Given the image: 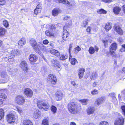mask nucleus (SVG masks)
Returning a JSON list of instances; mask_svg holds the SVG:
<instances>
[{
  "label": "nucleus",
  "instance_id": "f257e3e1",
  "mask_svg": "<svg viewBox=\"0 0 125 125\" xmlns=\"http://www.w3.org/2000/svg\"><path fill=\"white\" fill-rule=\"evenodd\" d=\"M30 43L33 47L35 51L39 53L38 52L39 50L45 51L46 50V47L42 43H39L37 44L35 40L31 39L30 41Z\"/></svg>",
  "mask_w": 125,
  "mask_h": 125
},
{
  "label": "nucleus",
  "instance_id": "f03ea898",
  "mask_svg": "<svg viewBox=\"0 0 125 125\" xmlns=\"http://www.w3.org/2000/svg\"><path fill=\"white\" fill-rule=\"evenodd\" d=\"M68 108L70 112L75 114L79 112L81 109L80 107L75 104L73 102L69 103L68 105Z\"/></svg>",
  "mask_w": 125,
  "mask_h": 125
},
{
  "label": "nucleus",
  "instance_id": "7ed1b4c3",
  "mask_svg": "<svg viewBox=\"0 0 125 125\" xmlns=\"http://www.w3.org/2000/svg\"><path fill=\"white\" fill-rule=\"evenodd\" d=\"M50 31L47 30L45 31L46 35L48 36L52 37H54L56 36V33L55 32L56 29L55 26L54 25H49Z\"/></svg>",
  "mask_w": 125,
  "mask_h": 125
},
{
  "label": "nucleus",
  "instance_id": "20e7f679",
  "mask_svg": "<svg viewBox=\"0 0 125 125\" xmlns=\"http://www.w3.org/2000/svg\"><path fill=\"white\" fill-rule=\"evenodd\" d=\"M37 105L40 109H42L45 110L48 109L49 107L47 102L42 100L38 101Z\"/></svg>",
  "mask_w": 125,
  "mask_h": 125
},
{
  "label": "nucleus",
  "instance_id": "39448f33",
  "mask_svg": "<svg viewBox=\"0 0 125 125\" xmlns=\"http://www.w3.org/2000/svg\"><path fill=\"white\" fill-rule=\"evenodd\" d=\"M124 119L120 115L118 116L114 123L115 125H123L124 124Z\"/></svg>",
  "mask_w": 125,
  "mask_h": 125
},
{
  "label": "nucleus",
  "instance_id": "423d86ee",
  "mask_svg": "<svg viewBox=\"0 0 125 125\" xmlns=\"http://www.w3.org/2000/svg\"><path fill=\"white\" fill-rule=\"evenodd\" d=\"M15 118L14 115L11 113L8 114L7 116V120L9 123L12 124L15 121Z\"/></svg>",
  "mask_w": 125,
  "mask_h": 125
},
{
  "label": "nucleus",
  "instance_id": "0eeeda50",
  "mask_svg": "<svg viewBox=\"0 0 125 125\" xmlns=\"http://www.w3.org/2000/svg\"><path fill=\"white\" fill-rule=\"evenodd\" d=\"M16 102L18 104L22 105L25 101L24 97L21 95L17 96L15 99Z\"/></svg>",
  "mask_w": 125,
  "mask_h": 125
},
{
  "label": "nucleus",
  "instance_id": "6e6552de",
  "mask_svg": "<svg viewBox=\"0 0 125 125\" xmlns=\"http://www.w3.org/2000/svg\"><path fill=\"white\" fill-rule=\"evenodd\" d=\"M105 99V98L104 97H101L97 98L95 102V104L99 106L104 103Z\"/></svg>",
  "mask_w": 125,
  "mask_h": 125
},
{
  "label": "nucleus",
  "instance_id": "1a4fd4ad",
  "mask_svg": "<svg viewBox=\"0 0 125 125\" xmlns=\"http://www.w3.org/2000/svg\"><path fill=\"white\" fill-rule=\"evenodd\" d=\"M48 78L49 80L51 81L52 83L55 84L57 82V79L55 76L52 74H50L48 76Z\"/></svg>",
  "mask_w": 125,
  "mask_h": 125
},
{
  "label": "nucleus",
  "instance_id": "9d476101",
  "mask_svg": "<svg viewBox=\"0 0 125 125\" xmlns=\"http://www.w3.org/2000/svg\"><path fill=\"white\" fill-rule=\"evenodd\" d=\"M116 43H112L110 47V51L109 52L108 54H113L114 53V51L116 50Z\"/></svg>",
  "mask_w": 125,
  "mask_h": 125
},
{
  "label": "nucleus",
  "instance_id": "9b49d317",
  "mask_svg": "<svg viewBox=\"0 0 125 125\" xmlns=\"http://www.w3.org/2000/svg\"><path fill=\"white\" fill-rule=\"evenodd\" d=\"M21 53V52L18 50L14 49L10 51V56L11 57H11L13 58V57H14L15 56L20 54Z\"/></svg>",
  "mask_w": 125,
  "mask_h": 125
},
{
  "label": "nucleus",
  "instance_id": "f8f14e48",
  "mask_svg": "<svg viewBox=\"0 0 125 125\" xmlns=\"http://www.w3.org/2000/svg\"><path fill=\"white\" fill-rule=\"evenodd\" d=\"M113 28L114 30L119 34L120 35L123 34V31L119 26L115 25L114 26Z\"/></svg>",
  "mask_w": 125,
  "mask_h": 125
},
{
  "label": "nucleus",
  "instance_id": "ddd939ff",
  "mask_svg": "<svg viewBox=\"0 0 125 125\" xmlns=\"http://www.w3.org/2000/svg\"><path fill=\"white\" fill-rule=\"evenodd\" d=\"M63 95V94L61 91L57 92L55 93L56 97H55V99L57 101L61 100Z\"/></svg>",
  "mask_w": 125,
  "mask_h": 125
},
{
  "label": "nucleus",
  "instance_id": "4468645a",
  "mask_svg": "<svg viewBox=\"0 0 125 125\" xmlns=\"http://www.w3.org/2000/svg\"><path fill=\"white\" fill-rule=\"evenodd\" d=\"M24 92L25 94L28 97H31L33 95L32 91L29 88L25 89L24 90Z\"/></svg>",
  "mask_w": 125,
  "mask_h": 125
},
{
  "label": "nucleus",
  "instance_id": "2eb2a0df",
  "mask_svg": "<svg viewBox=\"0 0 125 125\" xmlns=\"http://www.w3.org/2000/svg\"><path fill=\"white\" fill-rule=\"evenodd\" d=\"M29 59L31 62H35L37 60L38 57L35 54L32 53L30 55Z\"/></svg>",
  "mask_w": 125,
  "mask_h": 125
},
{
  "label": "nucleus",
  "instance_id": "dca6fc26",
  "mask_svg": "<svg viewBox=\"0 0 125 125\" xmlns=\"http://www.w3.org/2000/svg\"><path fill=\"white\" fill-rule=\"evenodd\" d=\"M7 96L3 93L0 94V105H1L7 99Z\"/></svg>",
  "mask_w": 125,
  "mask_h": 125
},
{
  "label": "nucleus",
  "instance_id": "f3484780",
  "mask_svg": "<svg viewBox=\"0 0 125 125\" xmlns=\"http://www.w3.org/2000/svg\"><path fill=\"white\" fill-rule=\"evenodd\" d=\"M69 36V35L68 31L66 30H64L62 35V38L65 41L67 40L68 39Z\"/></svg>",
  "mask_w": 125,
  "mask_h": 125
},
{
  "label": "nucleus",
  "instance_id": "a211bd4d",
  "mask_svg": "<svg viewBox=\"0 0 125 125\" xmlns=\"http://www.w3.org/2000/svg\"><path fill=\"white\" fill-rule=\"evenodd\" d=\"M27 66V63H21L20 64V66L25 73V72L26 73L28 71Z\"/></svg>",
  "mask_w": 125,
  "mask_h": 125
},
{
  "label": "nucleus",
  "instance_id": "6ab92c4d",
  "mask_svg": "<svg viewBox=\"0 0 125 125\" xmlns=\"http://www.w3.org/2000/svg\"><path fill=\"white\" fill-rule=\"evenodd\" d=\"M41 112L38 110L35 109L34 111V117L36 119L39 118L41 115Z\"/></svg>",
  "mask_w": 125,
  "mask_h": 125
},
{
  "label": "nucleus",
  "instance_id": "aec40b11",
  "mask_svg": "<svg viewBox=\"0 0 125 125\" xmlns=\"http://www.w3.org/2000/svg\"><path fill=\"white\" fill-rule=\"evenodd\" d=\"M42 4H39L37 6L36 9L34 10L35 14L37 15L40 12L42 8Z\"/></svg>",
  "mask_w": 125,
  "mask_h": 125
},
{
  "label": "nucleus",
  "instance_id": "412c9836",
  "mask_svg": "<svg viewBox=\"0 0 125 125\" xmlns=\"http://www.w3.org/2000/svg\"><path fill=\"white\" fill-rule=\"evenodd\" d=\"M85 71V70L83 68L79 69L78 74L80 79H81L83 78V75L84 72Z\"/></svg>",
  "mask_w": 125,
  "mask_h": 125
},
{
  "label": "nucleus",
  "instance_id": "4be33fe9",
  "mask_svg": "<svg viewBox=\"0 0 125 125\" xmlns=\"http://www.w3.org/2000/svg\"><path fill=\"white\" fill-rule=\"evenodd\" d=\"M60 12V10L59 8H55L52 11V14L53 16H55L58 15Z\"/></svg>",
  "mask_w": 125,
  "mask_h": 125
},
{
  "label": "nucleus",
  "instance_id": "5701e85b",
  "mask_svg": "<svg viewBox=\"0 0 125 125\" xmlns=\"http://www.w3.org/2000/svg\"><path fill=\"white\" fill-rule=\"evenodd\" d=\"M50 52L57 57L60 56V53L58 51L53 49H52L50 50Z\"/></svg>",
  "mask_w": 125,
  "mask_h": 125
},
{
  "label": "nucleus",
  "instance_id": "b1692460",
  "mask_svg": "<svg viewBox=\"0 0 125 125\" xmlns=\"http://www.w3.org/2000/svg\"><path fill=\"white\" fill-rule=\"evenodd\" d=\"M26 43V42L25 38H21L18 41V44L20 47L22 46Z\"/></svg>",
  "mask_w": 125,
  "mask_h": 125
},
{
  "label": "nucleus",
  "instance_id": "393cba45",
  "mask_svg": "<svg viewBox=\"0 0 125 125\" xmlns=\"http://www.w3.org/2000/svg\"><path fill=\"white\" fill-rule=\"evenodd\" d=\"M112 27V23H111L108 22L106 23L104 27V29L106 31H107L111 29Z\"/></svg>",
  "mask_w": 125,
  "mask_h": 125
},
{
  "label": "nucleus",
  "instance_id": "a878e982",
  "mask_svg": "<svg viewBox=\"0 0 125 125\" xmlns=\"http://www.w3.org/2000/svg\"><path fill=\"white\" fill-rule=\"evenodd\" d=\"M87 113L89 114H93L94 111V108L93 107H89L86 110Z\"/></svg>",
  "mask_w": 125,
  "mask_h": 125
},
{
  "label": "nucleus",
  "instance_id": "bb28decb",
  "mask_svg": "<svg viewBox=\"0 0 125 125\" xmlns=\"http://www.w3.org/2000/svg\"><path fill=\"white\" fill-rule=\"evenodd\" d=\"M1 77L3 78H6V80L3 83H6L9 80V77L7 75L6 73L5 72H3L1 74Z\"/></svg>",
  "mask_w": 125,
  "mask_h": 125
},
{
  "label": "nucleus",
  "instance_id": "cd10ccee",
  "mask_svg": "<svg viewBox=\"0 0 125 125\" xmlns=\"http://www.w3.org/2000/svg\"><path fill=\"white\" fill-rule=\"evenodd\" d=\"M121 10L120 7L117 6L115 7L114 8L113 12L115 14H118L119 13Z\"/></svg>",
  "mask_w": 125,
  "mask_h": 125
},
{
  "label": "nucleus",
  "instance_id": "c85d7f7f",
  "mask_svg": "<svg viewBox=\"0 0 125 125\" xmlns=\"http://www.w3.org/2000/svg\"><path fill=\"white\" fill-rule=\"evenodd\" d=\"M97 73L95 72H93L92 73L90 77L91 79L95 80V79L97 78Z\"/></svg>",
  "mask_w": 125,
  "mask_h": 125
},
{
  "label": "nucleus",
  "instance_id": "c756f323",
  "mask_svg": "<svg viewBox=\"0 0 125 125\" xmlns=\"http://www.w3.org/2000/svg\"><path fill=\"white\" fill-rule=\"evenodd\" d=\"M23 125H33L32 122L28 119L24 120L23 122Z\"/></svg>",
  "mask_w": 125,
  "mask_h": 125
},
{
  "label": "nucleus",
  "instance_id": "7c9ffc66",
  "mask_svg": "<svg viewBox=\"0 0 125 125\" xmlns=\"http://www.w3.org/2000/svg\"><path fill=\"white\" fill-rule=\"evenodd\" d=\"M4 115V110L2 109H0V120L3 118Z\"/></svg>",
  "mask_w": 125,
  "mask_h": 125
},
{
  "label": "nucleus",
  "instance_id": "2f4dec72",
  "mask_svg": "<svg viewBox=\"0 0 125 125\" xmlns=\"http://www.w3.org/2000/svg\"><path fill=\"white\" fill-rule=\"evenodd\" d=\"M5 31V29L2 27H0V36L4 35Z\"/></svg>",
  "mask_w": 125,
  "mask_h": 125
},
{
  "label": "nucleus",
  "instance_id": "473e14b6",
  "mask_svg": "<svg viewBox=\"0 0 125 125\" xmlns=\"http://www.w3.org/2000/svg\"><path fill=\"white\" fill-rule=\"evenodd\" d=\"M58 1L60 3H63L67 5H69L70 4L69 2L67 0H58Z\"/></svg>",
  "mask_w": 125,
  "mask_h": 125
},
{
  "label": "nucleus",
  "instance_id": "72a5a7b5",
  "mask_svg": "<svg viewBox=\"0 0 125 125\" xmlns=\"http://www.w3.org/2000/svg\"><path fill=\"white\" fill-rule=\"evenodd\" d=\"M80 101L83 104L86 105L89 101V100L86 99L81 100Z\"/></svg>",
  "mask_w": 125,
  "mask_h": 125
},
{
  "label": "nucleus",
  "instance_id": "f704fd0d",
  "mask_svg": "<svg viewBox=\"0 0 125 125\" xmlns=\"http://www.w3.org/2000/svg\"><path fill=\"white\" fill-rule=\"evenodd\" d=\"M97 12L100 14H106L107 13V11L104 10L103 9H101L97 11Z\"/></svg>",
  "mask_w": 125,
  "mask_h": 125
},
{
  "label": "nucleus",
  "instance_id": "c9c22d12",
  "mask_svg": "<svg viewBox=\"0 0 125 125\" xmlns=\"http://www.w3.org/2000/svg\"><path fill=\"white\" fill-rule=\"evenodd\" d=\"M94 48L92 47H91L89 48V52L91 54H92L94 52Z\"/></svg>",
  "mask_w": 125,
  "mask_h": 125
},
{
  "label": "nucleus",
  "instance_id": "e433bc0d",
  "mask_svg": "<svg viewBox=\"0 0 125 125\" xmlns=\"http://www.w3.org/2000/svg\"><path fill=\"white\" fill-rule=\"evenodd\" d=\"M59 56H60V59L62 60H65V59H66L68 57V55H67L64 56V55H60Z\"/></svg>",
  "mask_w": 125,
  "mask_h": 125
},
{
  "label": "nucleus",
  "instance_id": "4c0bfd02",
  "mask_svg": "<svg viewBox=\"0 0 125 125\" xmlns=\"http://www.w3.org/2000/svg\"><path fill=\"white\" fill-rule=\"evenodd\" d=\"M51 111L53 112V113H55L56 111L57 108L55 106L52 105L51 107Z\"/></svg>",
  "mask_w": 125,
  "mask_h": 125
},
{
  "label": "nucleus",
  "instance_id": "58836bf2",
  "mask_svg": "<svg viewBox=\"0 0 125 125\" xmlns=\"http://www.w3.org/2000/svg\"><path fill=\"white\" fill-rule=\"evenodd\" d=\"M3 24L4 26L6 27H8L9 26V24L8 21L5 20L3 21Z\"/></svg>",
  "mask_w": 125,
  "mask_h": 125
},
{
  "label": "nucleus",
  "instance_id": "ea45409f",
  "mask_svg": "<svg viewBox=\"0 0 125 125\" xmlns=\"http://www.w3.org/2000/svg\"><path fill=\"white\" fill-rule=\"evenodd\" d=\"M42 125H48V120L45 119L44 120L42 123Z\"/></svg>",
  "mask_w": 125,
  "mask_h": 125
},
{
  "label": "nucleus",
  "instance_id": "a19ab883",
  "mask_svg": "<svg viewBox=\"0 0 125 125\" xmlns=\"http://www.w3.org/2000/svg\"><path fill=\"white\" fill-rule=\"evenodd\" d=\"M91 93L93 95H96L98 94V90L96 89H94V90L91 91Z\"/></svg>",
  "mask_w": 125,
  "mask_h": 125
},
{
  "label": "nucleus",
  "instance_id": "79ce46f5",
  "mask_svg": "<svg viewBox=\"0 0 125 125\" xmlns=\"http://www.w3.org/2000/svg\"><path fill=\"white\" fill-rule=\"evenodd\" d=\"M121 109L122 111V113L124 115H125V106L123 105L121 107Z\"/></svg>",
  "mask_w": 125,
  "mask_h": 125
},
{
  "label": "nucleus",
  "instance_id": "37998d69",
  "mask_svg": "<svg viewBox=\"0 0 125 125\" xmlns=\"http://www.w3.org/2000/svg\"><path fill=\"white\" fill-rule=\"evenodd\" d=\"M88 21L87 20H85L83 21L82 25L84 27H85L86 25L88 24Z\"/></svg>",
  "mask_w": 125,
  "mask_h": 125
},
{
  "label": "nucleus",
  "instance_id": "c03bdc74",
  "mask_svg": "<svg viewBox=\"0 0 125 125\" xmlns=\"http://www.w3.org/2000/svg\"><path fill=\"white\" fill-rule=\"evenodd\" d=\"M99 125H108V123L106 121H103L101 122Z\"/></svg>",
  "mask_w": 125,
  "mask_h": 125
},
{
  "label": "nucleus",
  "instance_id": "a18cd8bd",
  "mask_svg": "<svg viewBox=\"0 0 125 125\" xmlns=\"http://www.w3.org/2000/svg\"><path fill=\"white\" fill-rule=\"evenodd\" d=\"M16 109L17 111L19 113H21L23 111V110L22 109L19 107H17Z\"/></svg>",
  "mask_w": 125,
  "mask_h": 125
},
{
  "label": "nucleus",
  "instance_id": "49530a36",
  "mask_svg": "<svg viewBox=\"0 0 125 125\" xmlns=\"http://www.w3.org/2000/svg\"><path fill=\"white\" fill-rule=\"evenodd\" d=\"M53 65L55 67L57 68H60V64H59V63H53Z\"/></svg>",
  "mask_w": 125,
  "mask_h": 125
},
{
  "label": "nucleus",
  "instance_id": "de8ad7c7",
  "mask_svg": "<svg viewBox=\"0 0 125 125\" xmlns=\"http://www.w3.org/2000/svg\"><path fill=\"white\" fill-rule=\"evenodd\" d=\"M76 53L78 52L79 51H80L81 50V49L80 47L78 46L75 48Z\"/></svg>",
  "mask_w": 125,
  "mask_h": 125
},
{
  "label": "nucleus",
  "instance_id": "09e8293b",
  "mask_svg": "<svg viewBox=\"0 0 125 125\" xmlns=\"http://www.w3.org/2000/svg\"><path fill=\"white\" fill-rule=\"evenodd\" d=\"M115 94L114 93H112L109 94V95L113 99H115L116 98V97L115 96Z\"/></svg>",
  "mask_w": 125,
  "mask_h": 125
},
{
  "label": "nucleus",
  "instance_id": "8fccbe9b",
  "mask_svg": "<svg viewBox=\"0 0 125 125\" xmlns=\"http://www.w3.org/2000/svg\"><path fill=\"white\" fill-rule=\"evenodd\" d=\"M120 51L122 52H123L125 51V46H123V45H122V47L120 50Z\"/></svg>",
  "mask_w": 125,
  "mask_h": 125
},
{
  "label": "nucleus",
  "instance_id": "3c124183",
  "mask_svg": "<svg viewBox=\"0 0 125 125\" xmlns=\"http://www.w3.org/2000/svg\"><path fill=\"white\" fill-rule=\"evenodd\" d=\"M70 61L71 62H77V60L74 58H73V59H71Z\"/></svg>",
  "mask_w": 125,
  "mask_h": 125
},
{
  "label": "nucleus",
  "instance_id": "603ef678",
  "mask_svg": "<svg viewBox=\"0 0 125 125\" xmlns=\"http://www.w3.org/2000/svg\"><path fill=\"white\" fill-rule=\"evenodd\" d=\"M6 3V2L4 0H0V5H3Z\"/></svg>",
  "mask_w": 125,
  "mask_h": 125
},
{
  "label": "nucleus",
  "instance_id": "864d4df0",
  "mask_svg": "<svg viewBox=\"0 0 125 125\" xmlns=\"http://www.w3.org/2000/svg\"><path fill=\"white\" fill-rule=\"evenodd\" d=\"M102 1L108 3H110L112 2V0H101Z\"/></svg>",
  "mask_w": 125,
  "mask_h": 125
},
{
  "label": "nucleus",
  "instance_id": "5fc2aeb1",
  "mask_svg": "<svg viewBox=\"0 0 125 125\" xmlns=\"http://www.w3.org/2000/svg\"><path fill=\"white\" fill-rule=\"evenodd\" d=\"M43 42L44 44H47L49 42L47 40H45L43 41Z\"/></svg>",
  "mask_w": 125,
  "mask_h": 125
},
{
  "label": "nucleus",
  "instance_id": "6e6d98bb",
  "mask_svg": "<svg viewBox=\"0 0 125 125\" xmlns=\"http://www.w3.org/2000/svg\"><path fill=\"white\" fill-rule=\"evenodd\" d=\"M14 60L13 57L12 58H9L8 59V62H13L14 61Z\"/></svg>",
  "mask_w": 125,
  "mask_h": 125
},
{
  "label": "nucleus",
  "instance_id": "4d7b16f0",
  "mask_svg": "<svg viewBox=\"0 0 125 125\" xmlns=\"http://www.w3.org/2000/svg\"><path fill=\"white\" fill-rule=\"evenodd\" d=\"M94 48V51H95L96 52H98V50H99V48L97 46H95Z\"/></svg>",
  "mask_w": 125,
  "mask_h": 125
},
{
  "label": "nucleus",
  "instance_id": "13d9d810",
  "mask_svg": "<svg viewBox=\"0 0 125 125\" xmlns=\"http://www.w3.org/2000/svg\"><path fill=\"white\" fill-rule=\"evenodd\" d=\"M91 30V28L90 27H88L86 29L87 32H90V31Z\"/></svg>",
  "mask_w": 125,
  "mask_h": 125
},
{
  "label": "nucleus",
  "instance_id": "bf43d9fd",
  "mask_svg": "<svg viewBox=\"0 0 125 125\" xmlns=\"http://www.w3.org/2000/svg\"><path fill=\"white\" fill-rule=\"evenodd\" d=\"M102 42H103L104 43V45L105 46L107 45L108 42V41L107 40H103Z\"/></svg>",
  "mask_w": 125,
  "mask_h": 125
},
{
  "label": "nucleus",
  "instance_id": "052dcab7",
  "mask_svg": "<svg viewBox=\"0 0 125 125\" xmlns=\"http://www.w3.org/2000/svg\"><path fill=\"white\" fill-rule=\"evenodd\" d=\"M83 125H94V124L92 123H84L83 124Z\"/></svg>",
  "mask_w": 125,
  "mask_h": 125
},
{
  "label": "nucleus",
  "instance_id": "680f3d73",
  "mask_svg": "<svg viewBox=\"0 0 125 125\" xmlns=\"http://www.w3.org/2000/svg\"><path fill=\"white\" fill-rule=\"evenodd\" d=\"M71 84L73 86H74L76 85L75 82L74 81H72L71 82Z\"/></svg>",
  "mask_w": 125,
  "mask_h": 125
},
{
  "label": "nucleus",
  "instance_id": "e2e57ef3",
  "mask_svg": "<svg viewBox=\"0 0 125 125\" xmlns=\"http://www.w3.org/2000/svg\"><path fill=\"white\" fill-rule=\"evenodd\" d=\"M70 18V17L69 16H65L64 17L63 19H65V20H67L68 19Z\"/></svg>",
  "mask_w": 125,
  "mask_h": 125
},
{
  "label": "nucleus",
  "instance_id": "0e129e2a",
  "mask_svg": "<svg viewBox=\"0 0 125 125\" xmlns=\"http://www.w3.org/2000/svg\"><path fill=\"white\" fill-rule=\"evenodd\" d=\"M123 10L124 13L125 14V4L123 6Z\"/></svg>",
  "mask_w": 125,
  "mask_h": 125
},
{
  "label": "nucleus",
  "instance_id": "69168bd1",
  "mask_svg": "<svg viewBox=\"0 0 125 125\" xmlns=\"http://www.w3.org/2000/svg\"><path fill=\"white\" fill-rule=\"evenodd\" d=\"M70 125H76V124L74 122H71L70 124Z\"/></svg>",
  "mask_w": 125,
  "mask_h": 125
},
{
  "label": "nucleus",
  "instance_id": "338daca9",
  "mask_svg": "<svg viewBox=\"0 0 125 125\" xmlns=\"http://www.w3.org/2000/svg\"><path fill=\"white\" fill-rule=\"evenodd\" d=\"M8 59L7 57H5L4 58V60L5 62H8Z\"/></svg>",
  "mask_w": 125,
  "mask_h": 125
},
{
  "label": "nucleus",
  "instance_id": "774afa93",
  "mask_svg": "<svg viewBox=\"0 0 125 125\" xmlns=\"http://www.w3.org/2000/svg\"><path fill=\"white\" fill-rule=\"evenodd\" d=\"M97 85V83H96L95 82H94L93 85V87H95Z\"/></svg>",
  "mask_w": 125,
  "mask_h": 125
}]
</instances>
